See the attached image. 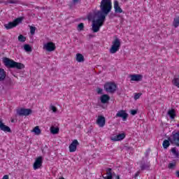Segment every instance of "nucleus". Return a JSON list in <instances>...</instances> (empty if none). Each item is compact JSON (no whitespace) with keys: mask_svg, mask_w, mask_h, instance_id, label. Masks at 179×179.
I'll use <instances>...</instances> for the list:
<instances>
[{"mask_svg":"<svg viewBox=\"0 0 179 179\" xmlns=\"http://www.w3.org/2000/svg\"><path fill=\"white\" fill-rule=\"evenodd\" d=\"M83 29H85V24L81 22L78 25L77 30L78 31H83Z\"/></svg>","mask_w":179,"mask_h":179,"instance_id":"2f4dec72","label":"nucleus"},{"mask_svg":"<svg viewBox=\"0 0 179 179\" xmlns=\"http://www.w3.org/2000/svg\"><path fill=\"white\" fill-rule=\"evenodd\" d=\"M109 101L110 96L107 94H103L101 96V103H102V104H106V103H108Z\"/></svg>","mask_w":179,"mask_h":179,"instance_id":"aec40b11","label":"nucleus"},{"mask_svg":"<svg viewBox=\"0 0 179 179\" xmlns=\"http://www.w3.org/2000/svg\"><path fill=\"white\" fill-rule=\"evenodd\" d=\"M176 174V177H178V178H179V171H177Z\"/></svg>","mask_w":179,"mask_h":179,"instance_id":"37998d69","label":"nucleus"},{"mask_svg":"<svg viewBox=\"0 0 179 179\" xmlns=\"http://www.w3.org/2000/svg\"><path fill=\"white\" fill-rule=\"evenodd\" d=\"M11 122H15V120H11Z\"/></svg>","mask_w":179,"mask_h":179,"instance_id":"49530a36","label":"nucleus"},{"mask_svg":"<svg viewBox=\"0 0 179 179\" xmlns=\"http://www.w3.org/2000/svg\"><path fill=\"white\" fill-rule=\"evenodd\" d=\"M73 1H78V0H73Z\"/></svg>","mask_w":179,"mask_h":179,"instance_id":"3c124183","label":"nucleus"},{"mask_svg":"<svg viewBox=\"0 0 179 179\" xmlns=\"http://www.w3.org/2000/svg\"><path fill=\"white\" fill-rule=\"evenodd\" d=\"M178 127H179V124H178Z\"/></svg>","mask_w":179,"mask_h":179,"instance_id":"603ef678","label":"nucleus"},{"mask_svg":"<svg viewBox=\"0 0 179 179\" xmlns=\"http://www.w3.org/2000/svg\"><path fill=\"white\" fill-rule=\"evenodd\" d=\"M173 26H174L176 28L179 27V17L174 18Z\"/></svg>","mask_w":179,"mask_h":179,"instance_id":"cd10ccee","label":"nucleus"},{"mask_svg":"<svg viewBox=\"0 0 179 179\" xmlns=\"http://www.w3.org/2000/svg\"><path fill=\"white\" fill-rule=\"evenodd\" d=\"M6 79V71L5 69L0 68V82H3Z\"/></svg>","mask_w":179,"mask_h":179,"instance_id":"6ab92c4d","label":"nucleus"},{"mask_svg":"<svg viewBox=\"0 0 179 179\" xmlns=\"http://www.w3.org/2000/svg\"><path fill=\"white\" fill-rule=\"evenodd\" d=\"M114 9H115V13H122L124 12L122 10V8L120 6V3L118 1H115L114 2Z\"/></svg>","mask_w":179,"mask_h":179,"instance_id":"dca6fc26","label":"nucleus"},{"mask_svg":"<svg viewBox=\"0 0 179 179\" xmlns=\"http://www.w3.org/2000/svg\"><path fill=\"white\" fill-rule=\"evenodd\" d=\"M55 44L52 42H48L43 45V50H45L48 52L55 51Z\"/></svg>","mask_w":179,"mask_h":179,"instance_id":"1a4fd4ad","label":"nucleus"},{"mask_svg":"<svg viewBox=\"0 0 179 179\" xmlns=\"http://www.w3.org/2000/svg\"><path fill=\"white\" fill-rule=\"evenodd\" d=\"M173 85L174 86H176L177 87H179V78L177 76H175L173 78V80H172Z\"/></svg>","mask_w":179,"mask_h":179,"instance_id":"b1692460","label":"nucleus"},{"mask_svg":"<svg viewBox=\"0 0 179 179\" xmlns=\"http://www.w3.org/2000/svg\"><path fill=\"white\" fill-rule=\"evenodd\" d=\"M31 113V109L20 108L17 110V114L20 115V117H23V115L27 117V115H30Z\"/></svg>","mask_w":179,"mask_h":179,"instance_id":"6e6552de","label":"nucleus"},{"mask_svg":"<svg viewBox=\"0 0 179 179\" xmlns=\"http://www.w3.org/2000/svg\"><path fill=\"white\" fill-rule=\"evenodd\" d=\"M131 76V80H133L134 82H141L142 80V78L143 76L141 74H133Z\"/></svg>","mask_w":179,"mask_h":179,"instance_id":"f3484780","label":"nucleus"},{"mask_svg":"<svg viewBox=\"0 0 179 179\" xmlns=\"http://www.w3.org/2000/svg\"><path fill=\"white\" fill-rule=\"evenodd\" d=\"M2 179H9V176L5 175Z\"/></svg>","mask_w":179,"mask_h":179,"instance_id":"79ce46f5","label":"nucleus"},{"mask_svg":"<svg viewBox=\"0 0 179 179\" xmlns=\"http://www.w3.org/2000/svg\"><path fill=\"white\" fill-rule=\"evenodd\" d=\"M139 176V172H137L136 174H135V178H136V177H138Z\"/></svg>","mask_w":179,"mask_h":179,"instance_id":"c03bdc74","label":"nucleus"},{"mask_svg":"<svg viewBox=\"0 0 179 179\" xmlns=\"http://www.w3.org/2000/svg\"><path fill=\"white\" fill-rule=\"evenodd\" d=\"M50 132L53 135H57L59 132V129L58 127H50Z\"/></svg>","mask_w":179,"mask_h":179,"instance_id":"393cba45","label":"nucleus"},{"mask_svg":"<svg viewBox=\"0 0 179 179\" xmlns=\"http://www.w3.org/2000/svg\"><path fill=\"white\" fill-rule=\"evenodd\" d=\"M131 115H136V114H138V110H131Z\"/></svg>","mask_w":179,"mask_h":179,"instance_id":"4c0bfd02","label":"nucleus"},{"mask_svg":"<svg viewBox=\"0 0 179 179\" xmlns=\"http://www.w3.org/2000/svg\"><path fill=\"white\" fill-rule=\"evenodd\" d=\"M0 3H4V5H9V3H19V1H0Z\"/></svg>","mask_w":179,"mask_h":179,"instance_id":"c85d7f7f","label":"nucleus"},{"mask_svg":"<svg viewBox=\"0 0 179 179\" xmlns=\"http://www.w3.org/2000/svg\"><path fill=\"white\" fill-rule=\"evenodd\" d=\"M59 179H65L64 178H59Z\"/></svg>","mask_w":179,"mask_h":179,"instance_id":"09e8293b","label":"nucleus"},{"mask_svg":"<svg viewBox=\"0 0 179 179\" xmlns=\"http://www.w3.org/2000/svg\"><path fill=\"white\" fill-rule=\"evenodd\" d=\"M43 166V157H38L34 163V170H37Z\"/></svg>","mask_w":179,"mask_h":179,"instance_id":"9d476101","label":"nucleus"},{"mask_svg":"<svg viewBox=\"0 0 179 179\" xmlns=\"http://www.w3.org/2000/svg\"><path fill=\"white\" fill-rule=\"evenodd\" d=\"M76 59L78 62H85V57L83 56V55H82L80 53H78L76 55Z\"/></svg>","mask_w":179,"mask_h":179,"instance_id":"412c9836","label":"nucleus"},{"mask_svg":"<svg viewBox=\"0 0 179 179\" xmlns=\"http://www.w3.org/2000/svg\"><path fill=\"white\" fill-rule=\"evenodd\" d=\"M22 20L23 17H18L15 19L13 22H10L8 24H5L4 27L6 29V30H10V29H13V27H16L17 24L22 23Z\"/></svg>","mask_w":179,"mask_h":179,"instance_id":"423d86ee","label":"nucleus"},{"mask_svg":"<svg viewBox=\"0 0 179 179\" xmlns=\"http://www.w3.org/2000/svg\"><path fill=\"white\" fill-rule=\"evenodd\" d=\"M42 152L44 153V150H42Z\"/></svg>","mask_w":179,"mask_h":179,"instance_id":"de8ad7c7","label":"nucleus"},{"mask_svg":"<svg viewBox=\"0 0 179 179\" xmlns=\"http://www.w3.org/2000/svg\"><path fill=\"white\" fill-rule=\"evenodd\" d=\"M140 167H141V170H142V171L149 170V169H150V164L143 163V164H141Z\"/></svg>","mask_w":179,"mask_h":179,"instance_id":"5701e85b","label":"nucleus"},{"mask_svg":"<svg viewBox=\"0 0 179 179\" xmlns=\"http://www.w3.org/2000/svg\"><path fill=\"white\" fill-rule=\"evenodd\" d=\"M32 132L35 133V135H40L41 134V129L38 126H36L33 130Z\"/></svg>","mask_w":179,"mask_h":179,"instance_id":"bb28decb","label":"nucleus"},{"mask_svg":"<svg viewBox=\"0 0 179 179\" xmlns=\"http://www.w3.org/2000/svg\"><path fill=\"white\" fill-rule=\"evenodd\" d=\"M168 115H169L171 120H174L176 118V110L174 109L169 110L168 111Z\"/></svg>","mask_w":179,"mask_h":179,"instance_id":"4be33fe9","label":"nucleus"},{"mask_svg":"<svg viewBox=\"0 0 179 179\" xmlns=\"http://www.w3.org/2000/svg\"><path fill=\"white\" fill-rule=\"evenodd\" d=\"M115 117L116 118H122V121H127V119L128 118V113H127L124 110H120L117 113Z\"/></svg>","mask_w":179,"mask_h":179,"instance_id":"9b49d317","label":"nucleus"},{"mask_svg":"<svg viewBox=\"0 0 179 179\" xmlns=\"http://www.w3.org/2000/svg\"><path fill=\"white\" fill-rule=\"evenodd\" d=\"M24 50L27 52H31V47H30V45L29 44H25L24 45Z\"/></svg>","mask_w":179,"mask_h":179,"instance_id":"c756f323","label":"nucleus"},{"mask_svg":"<svg viewBox=\"0 0 179 179\" xmlns=\"http://www.w3.org/2000/svg\"><path fill=\"white\" fill-rule=\"evenodd\" d=\"M149 153H150V148H148L145 152V157H149Z\"/></svg>","mask_w":179,"mask_h":179,"instance_id":"58836bf2","label":"nucleus"},{"mask_svg":"<svg viewBox=\"0 0 179 179\" xmlns=\"http://www.w3.org/2000/svg\"><path fill=\"white\" fill-rule=\"evenodd\" d=\"M96 124L99 125V127L103 128V127L106 125V117L103 116H99L96 120Z\"/></svg>","mask_w":179,"mask_h":179,"instance_id":"ddd939ff","label":"nucleus"},{"mask_svg":"<svg viewBox=\"0 0 179 179\" xmlns=\"http://www.w3.org/2000/svg\"><path fill=\"white\" fill-rule=\"evenodd\" d=\"M0 131H3V132H12V130L10 129V127L8 126L5 125L2 120H0Z\"/></svg>","mask_w":179,"mask_h":179,"instance_id":"4468645a","label":"nucleus"},{"mask_svg":"<svg viewBox=\"0 0 179 179\" xmlns=\"http://www.w3.org/2000/svg\"><path fill=\"white\" fill-rule=\"evenodd\" d=\"M104 90L108 93H115L117 91V84L115 83H106L104 85Z\"/></svg>","mask_w":179,"mask_h":179,"instance_id":"0eeeda50","label":"nucleus"},{"mask_svg":"<svg viewBox=\"0 0 179 179\" xmlns=\"http://www.w3.org/2000/svg\"><path fill=\"white\" fill-rule=\"evenodd\" d=\"M111 9H113L111 1H101L100 10H94L92 13L106 20V16L111 12Z\"/></svg>","mask_w":179,"mask_h":179,"instance_id":"f257e3e1","label":"nucleus"},{"mask_svg":"<svg viewBox=\"0 0 179 179\" xmlns=\"http://www.w3.org/2000/svg\"><path fill=\"white\" fill-rule=\"evenodd\" d=\"M110 139L113 142H118V141H122V139H125V133L120 134L114 137H111Z\"/></svg>","mask_w":179,"mask_h":179,"instance_id":"2eb2a0df","label":"nucleus"},{"mask_svg":"<svg viewBox=\"0 0 179 179\" xmlns=\"http://www.w3.org/2000/svg\"><path fill=\"white\" fill-rule=\"evenodd\" d=\"M78 2H79V1H71V3L69 5L70 8H73V6H75V5L78 4Z\"/></svg>","mask_w":179,"mask_h":179,"instance_id":"f704fd0d","label":"nucleus"},{"mask_svg":"<svg viewBox=\"0 0 179 179\" xmlns=\"http://www.w3.org/2000/svg\"><path fill=\"white\" fill-rule=\"evenodd\" d=\"M18 41H20V43H24V41H26V37L23 35H20L18 36Z\"/></svg>","mask_w":179,"mask_h":179,"instance_id":"473e14b6","label":"nucleus"},{"mask_svg":"<svg viewBox=\"0 0 179 179\" xmlns=\"http://www.w3.org/2000/svg\"><path fill=\"white\" fill-rule=\"evenodd\" d=\"M97 94H103V89L97 88Z\"/></svg>","mask_w":179,"mask_h":179,"instance_id":"a19ab883","label":"nucleus"},{"mask_svg":"<svg viewBox=\"0 0 179 179\" xmlns=\"http://www.w3.org/2000/svg\"><path fill=\"white\" fill-rule=\"evenodd\" d=\"M164 149H167L170 146V140H164L162 143Z\"/></svg>","mask_w":179,"mask_h":179,"instance_id":"a878e982","label":"nucleus"},{"mask_svg":"<svg viewBox=\"0 0 179 179\" xmlns=\"http://www.w3.org/2000/svg\"><path fill=\"white\" fill-rule=\"evenodd\" d=\"M87 20H92V31L94 33H97L100 31V27L104 24V22H106V19L103 18L99 15H96V14H93L92 13H90L87 15Z\"/></svg>","mask_w":179,"mask_h":179,"instance_id":"f03ea898","label":"nucleus"},{"mask_svg":"<svg viewBox=\"0 0 179 179\" xmlns=\"http://www.w3.org/2000/svg\"><path fill=\"white\" fill-rule=\"evenodd\" d=\"M169 141L172 145H175L176 146H179V131H173L169 138Z\"/></svg>","mask_w":179,"mask_h":179,"instance_id":"39448f33","label":"nucleus"},{"mask_svg":"<svg viewBox=\"0 0 179 179\" xmlns=\"http://www.w3.org/2000/svg\"><path fill=\"white\" fill-rule=\"evenodd\" d=\"M171 152H172L173 155H174V156H176V157H179V152H178V151H177V149L176 148H172Z\"/></svg>","mask_w":179,"mask_h":179,"instance_id":"7c9ffc66","label":"nucleus"},{"mask_svg":"<svg viewBox=\"0 0 179 179\" xmlns=\"http://www.w3.org/2000/svg\"><path fill=\"white\" fill-rule=\"evenodd\" d=\"M120 48H121V41H120V38L115 37L114 41L112 42V46L109 51L110 54H115L117 51L120 50Z\"/></svg>","mask_w":179,"mask_h":179,"instance_id":"20e7f679","label":"nucleus"},{"mask_svg":"<svg viewBox=\"0 0 179 179\" xmlns=\"http://www.w3.org/2000/svg\"><path fill=\"white\" fill-rule=\"evenodd\" d=\"M106 176H103L104 179H113V169L108 168L106 169Z\"/></svg>","mask_w":179,"mask_h":179,"instance_id":"a211bd4d","label":"nucleus"},{"mask_svg":"<svg viewBox=\"0 0 179 179\" xmlns=\"http://www.w3.org/2000/svg\"><path fill=\"white\" fill-rule=\"evenodd\" d=\"M3 64L6 68L10 69H23L24 64L15 62L8 57H3Z\"/></svg>","mask_w":179,"mask_h":179,"instance_id":"7ed1b4c3","label":"nucleus"},{"mask_svg":"<svg viewBox=\"0 0 179 179\" xmlns=\"http://www.w3.org/2000/svg\"><path fill=\"white\" fill-rule=\"evenodd\" d=\"M174 167H176V164L174 163H170L169 164V169H173Z\"/></svg>","mask_w":179,"mask_h":179,"instance_id":"ea45409f","label":"nucleus"},{"mask_svg":"<svg viewBox=\"0 0 179 179\" xmlns=\"http://www.w3.org/2000/svg\"><path fill=\"white\" fill-rule=\"evenodd\" d=\"M34 33H36V27H30V34L31 36L34 35Z\"/></svg>","mask_w":179,"mask_h":179,"instance_id":"72a5a7b5","label":"nucleus"},{"mask_svg":"<svg viewBox=\"0 0 179 179\" xmlns=\"http://www.w3.org/2000/svg\"><path fill=\"white\" fill-rule=\"evenodd\" d=\"M102 1H111V0H102Z\"/></svg>","mask_w":179,"mask_h":179,"instance_id":"8fccbe9b","label":"nucleus"},{"mask_svg":"<svg viewBox=\"0 0 179 179\" xmlns=\"http://www.w3.org/2000/svg\"><path fill=\"white\" fill-rule=\"evenodd\" d=\"M50 108L53 113H55L57 111V107L54 106L53 105H50Z\"/></svg>","mask_w":179,"mask_h":179,"instance_id":"e433bc0d","label":"nucleus"},{"mask_svg":"<svg viewBox=\"0 0 179 179\" xmlns=\"http://www.w3.org/2000/svg\"><path fill=\"white\" fill-rule=\"evenodd\" d=\"M79 146V141L78 140H73L72 143L70 144L69 149L71 153H73V152H76V149Z\"/></svg>","mask_w":179,"mask_h":179,"instance_id":"f8f14e48","label":"nucleus"},{"mask_svg":"<svg viewBox=\"0 0 179 179\" xmlns=\"http://www.w3.org/2000/svg\"><path fill=\"white\" fill-rule=\"evenodd\" d=\"M115 179H120V176L118 175L116 176V178Z\"/></svg>","mask_w":179,"mask_h":179,"instance_id":"a18cd8bd","label":"nucleus"},{"mask_svg":"<svg viewBox=\"0 0 179 179\" xmlns=\"http://www.w3.org/2000/svg\"><path fill=\"white\" fill-rule=\"evenodd\" d=\"M141 95H142V94H141V93L135 94L134 100H138V99H139V97H141Z\"/></svg>","mask_w":179,"mask_h":179,"instance_id":"c9c22d12","label":"nucleus"}]
</instances>
